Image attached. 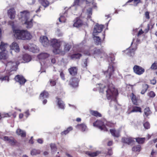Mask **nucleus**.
Segmentation results:
<instances>
[{
	"instance_id": "f257e3e1",
	"label": "nucleus",
	"mask_w": 157,
	"mask_h": 157,
	"mask_svg": "<svg viewBox=\"0 0 157 157\" xmlns=\"http://www.w3.org/2000/svg\"><path fill=\"white\" fill-rule=\"evenodd\" d=\"M100 87V92L106 93L108 100H112L118 94L117 90L114 87L110 88L101 84H98Z\"/></svg>"
},
{
	"instance_id": "f03ea898",
	"label": "nucleus",
	"mask_w": 157,
	"mask_h": 157,
	"mask_svg": "<svg viewBox=\"0 0 157 157\" xmlns=\"http://www.w3.org/2000/svg\"><path fill=\"white\" fill-rule=\"evenodd\" d=\"M19 18L22 23L27 28H31L33 25L32 19L30 18V14L27 11L21 12Z\"/></svg>"
},
{
	"instance_id": "7ed1b4c3",
	"label": "nucleus",
	"mask_w": 157,
	"mask_h": 157,
	"mask_svg": "<svg viewBox=\"0 0 157 157\" xmlns=\"http://www.w3.org/2000/svg\"><path fill=\"white\" fill-rule=\"evenodd\" d=\"M62 42L55 39H53L51 40L50 44L53 48V52L55 54H65V51L62 49L61 45Z\"/></svg>"
},
{
	"instance_id": "20e7f679",
	"label": "nucleus",
	"mask_w": 157,
	"mask_h": 157,
	"mask_svg": "<svg viewBox=\"0 0 157 157\" xmlns=\"http://www.w3.org/2000/svg\"><path fill=\"white\" fill-rule=\"evenodd\" d=\"M14 37L17 39L22 40H29L31 35L27 30L13 29Z\"/></svg>"
},
{
	"instance_id": "39448f33",
	"label": "nucleus",
	"mask_w": 157,
	"mask_h": 157,
	"mask_svg": "<svg viewBox=\"0 0 157 157\" xmlns=\"http://www.w3.org/2000/svg\"><path fill=\"white\" fill-rule=\"evenodd\" d=\"M8 47L7 44L1 43L0 45V59H5L7 58V49Z\"/></svg>"
},
{
	"instance_id": "423d86ee",
	"label": "nucleus",
	"mask_w": 157,
	"mask_h": 157,
	"mask_svg": "<svg viewBox=\"0 0 157 157\" xmlns=\"http://www.w3.org/2000/svg\"><path fill=\"white\" fill-rule=\"evenodd\" d=\"M93 124L94 126L98 128L101 131H108V129L104 122L102 121L97 120L93 123Z\"/></svg>"
},
{
	"instance_id": "0eeeda50",
	"label": "nucleus",
	"mask_w": 157,
	"mask_h": 157,
	"mask_svg": "<svg viewBox=\"0 0 157 157\" xmlns=\"http://www.w3.org/2000/svg\"><path fill=\"white\" fill-rule=\"evenodd\" d=\"M17 62L12 61L8 62L6 64V69L10 72L16 71L17 68Z\"/></svg>"
},
{
	"instance_id": "6e6552de",
	"label": "nucleus",
	"mask_w": 157,
	"mask_h": 157,
	"mask_svg": "<svg viewBox=\"0 0 157 157\" xmlns=\"http://www.w3.org/2000/svg\"><path fill=\"white\" fill-rule=\"evenodd\" d=\"M114 71L113 67L111 65L109 66L107 70L104 72V74L106 76V79L107 80L111 78V75L113 73Z\"/></svg>"
},
{
	"instance_id": "1a4fd4ad",
	"label": "nucleus",
	"mask_w": 157,
	"mask_h": 157,
	"mask_svg": "<svg viewBox=\"0 0 157 157\" xmlns=\"http://www.w3.org/2000/svg\"><path fill=\"white\" fill-rule=\"evenodd\" d=\"M103 28V26L102 25H99L98 24L95 25L93 31V36H97L98 33H100L101 32Z\"/></svg>"
},
{
	"instance_id": "9d476101",
	"label": "nucleus",
	"mask_w": 157,
	"mask_h": 157,
	"mask_svg": "<svg viewBox=\"0 0 157 157\" xmlns=\"http://www.w3.org/2000/svg\"><path fill=\"white\" fill-rule=\"evenodd\" d=\"M134 72L136 74L141 75L144 72V69L141 67L137 65H135L133 67Z\"/></svg>"
},
{
	"instance_id": "9b49d317",
	"label": "nucleus",
	"mask_w": 157,
	"mask_h": 157,
	"mask_svg": "<svg viewBox=\"0 0 157 157\" xmlns=\"http://www.w3.org/2000/svg\"><path fill=\"white\" fill-rule=\"evenodd\" d=\"M14 79L16 82H18L21 85L24 84L26 82V80L21 75H17L15 76Z\"/></svg>"
},
{
	"instance_id": "f8f14e48",
	"label": "nucleus",
	"mask_w": 157,
	"mask_h": 157,
	"mask_svg": "<svg viewBox=\"0 0 157 157\" xmlns=\"http://www.w3.org/2000/svg\"><path fill=\"white\" fill-rule=\"evenodd\" d=\"M31 56L27 54H25L23 56L22 59H19L18 63H25L29 62L31 60Z\"/></svg>"
},
{
	"instance_id": "ddd939ff",
	"label": "nucleus",
	"mask_w": 157,
	"mask_h": 157,
	"mask_svg": "<svg viewBox=\"0 0 157 157\" xmlns=\"http://www.w3.org/2000/svg\"><path fill=\"white\" fill-rule=\"evenodd\" d=\"M40 42L43 46L46 47L49 45V41L46 36H41L40 38Z\"/></svg>"
},
{
	"instance_id": "4468645a",
	"label": "nucleus",
	"mask_w": 157,
	"mask_h": 157,
	"mask_svg": "<svg viewBox=\"0 0 157 157\" xmlns=\"http://www.w3.org/2000/svg\"><path fill=\"white\" fill-rule=\"evenodd\" d=\"M121 142L124 143H125L128 145H130L135 142V141L131 137L127 138L123 137L121 139Z\"/></svg>"
},
{
	"instance_id": "2eb2a0df",
	"label": "nucleus",
	"mask_w": 157,
	"mask_h": 157,
	"mask_svg": "<svg viewBox=\"0 0 157 157\" xmlns=\"http://www.w3.org/2000/svg\"><path fill=\"white\" fill-rule=\"evenodd\" d=\"M28 48L29 51L33 53L38 52L39 51V48L33 44H30L29 45Z\"/></svg>"
},
{
	"instance_id": "dca6fc26",
	"label": "nucleus",
	"mask_w": 157,
	"mask_h": 157,
	"mask_svg": "<svg viewBox=\"0 0 157 157\" xmlns=\"http://www.w3.org/2000/svg\"><path fill=\"white\" fill-rule=\"evenodd\" d=\"M3 138L4 140L5 141H8V142L10 144L11 146L15 145L17 142V140L14 138L11 139L9 137L7 136H4Z\"/></svg>"
},
{
	"instance_id": "f3484780",
	"label": "nucleus",
	"mask_w": 157,
	"mask_h": 157,
	"mask_svg": "<svg viewBox=\"0 0 157 157\" xmlns=\"http://www.w3.org/2000/svg\"><path fill=\"white\" fill-rule=\"evenodd\" d=\"M10 49L16 52H18L20 49L18 44L15 42H13L10 46Z\"/></svg>"
},
{
	"instance_id": "a211bd4d",
	"label": "nucleus",
	"mask_w": 157,
	"mask_h": 157,
	"mask_svg": "<svg viewBox=\"0 0 157 157\" xmlns=\"http://www.w3.org/2000/svg\"><path fill=\"white\" fill-rule=\"evenodd\" d=\"M8 15L11 19L14 18L15 16V11L13 8H11L8 11Z\"/></svg>"
},
{
	"instance_id": "6ab92c4d",
	"label": "nucleus",
	"mask_w": 157,
	"mask_h": 157,
	"mask_svg": "<svg viewBox=\"0 0 157 157\" xmlns=\"http://www.w3.org/2000/svg\"><path fill=\"white\" fill-rule=\"evenodd\" d=\"M16 133L18 136H20L22 137H25L26 136V132L20 128L17 129L16 131Z\"/></svg>"
},
{
	"instance_id": "aec40b11",
	"label": "nucleus",
	"mask_w": 157,
	"mask_h": 157,
	"mask_svg": "<svg viewBox=\"0 0 157 157\" xmlns=\"http://www.w3.org/2000/svg\"><path fill=\"white\" fill-rule=\"evenodd\" d=\"M82 25V21L78 18H77L75 20L73 26L76 27H79Z\"/></svg>"
},
{
	"instance_id": "412c9836",
	"label": "nucleus",
	"mask_w": 157,
	"mask_h": 157,
	"mask_svg": "<svg viewBox=\"0 0 157 157\" xmlns=\"http://www.w3.org/2000/svg\"><path fill=\"white\" fill-rule=\"evenodd\" d=\"M77 68L76 67H73L69 69L68 71L71 75H75L77 73Z\"/></svg>"
},
{
	"instance_id": "4be33fe9",
	"label": "nucleus",
	"mask_w": 157,
	"mask_h": 157,
	"mask_svg": "<svg viewBox=\"0 0 157 157\" xmlns=\"http://www.w3.org/2000/svg\"><path fill=\"white\" fill-rule=\"evenodd\" d=\"M76 128L81 130L82 132L85 131L87 128L86 125L84 124H78L76 126Z\"/></svg>"
},
{
	"instance_id": "5701e85b",
	"label": "nucleus",
	"mask_w": 157,
	"mask_h": 157,
	"mask_svg": "<svg viewBox=\"0 0 157 157\" xmlns=\"http://www.w3.org/2000/svg\"><path fill=\"white\" fill-rule=\"evenodd\" d=\"M99 153V152L98 151L96 152H91L87 151L86 152V154L88 155L89 156L92 157H94L98 155Z\"/></svg>"
},
{
	"instance_id": "b1692460",
	"label": "nucleus",
	"mask_w": 157,
	"mask_h": 157,
	"mask_svg": "<svg viewBox=\"0 0 157 157\" xmlns=\"http://www.w3.org/2000/svg\"><path fill=\"white\" fill-rule=\"evenodd\" d=\"M57 99L56 101L57 102V104L58 107L60 108H64L65 107V104L63 102L61 99L56 98Z\"/></svg>"
},
{
	"instance_id": "393cba45",
	"label": "nucleus",
	"mask_w": 157,
	"mask_h": 157,
	"mask_svg": "<svg viewBox=\"0 0 157 157\" xmlns=\"http://www.w3.org/2000/svg\"><path fill=\"white\" fill-rule=\"evenodd\" d=\"M48 96L49 94L46 91H44L40 94V99H43L45 98H48Z\"/></svg>"
},
{
	"instance_id": "a878e982",
	"label": "nucleus",
	"mask_w": 157,
	"mask_h": 157,
	"mask_svg": "<svg viewBox=\"0 0 157 157\" xmlns=\"http://www.w3.org/2000/svg\"><path fill=\"white\" fill-rule=\"evenodd\" d=\"M110 132L112 135L115 137H118L120 136L119 132L115 129H110Z\"/></svg>"
},
{
	"instance_id": "bb28decb",
	"label": "nucleus",
	"mask_w": 157,
	"mask_h": 157,
	"mask_svg": "<svg viewBox=\"0 0 157 157\" xmlns=\"http://www.w3.org/2000/svg\"><path fill=\"white\" fill-rule=\"evenodd\" d=\"M63 44L64 46V49L63 51H65V54L66 52H67L69 51L70 49L71 48V47L69 44H67L64 42H62V44Z\"/></svg>"
},
{
	"instance_id": "cd10ccee",
	"label": "nucleus",
	"mask_w": 157,
	"mask_h": 157,
	"mask_svg": "<svg viewBox=\"0 0 157 157\" xmlns=\"http://www.w3.org/2000/svg\"><path fill=\"white\" fill-rule=\"evenodd\" d=\"M132 100L133 103L135 105H139L138 101H139L133 93H132Z\"/></svg>"
},
{
	"instance_id": "c85d7f7f",
	"label": "nucleus",
	"mask_w": 157,
	"mask_h": 157,
	"mask_svg": "<svg viewBox=\"0 0 157 157\" xmlns=\"http://www.w3.org/2000/svg\"><path fill=\"white\" fill-rule=\"evenodd\" d=\"M49 55L47 53H42L38 56V58L39 59H44L48 58Z\"/></svg>"
},
{
	"instance_id": "c756f323",
	"label": "nucleus",
	"mask_w": 157,
	"mask_h": 157,
	"mask_svg": "<svg viewBox=\"0 0 157 157\" xmlns=\"http://www.w3.org/2000/svg\"><path fill=\"white\" fill-rule=\"evenodd\" d=\"M141 146L140 145H138L133 146L132 148V151L135 152H140L141 150Z\"/></svg>"
},
{
	"instance_id": "7c9ffc66",
	"label": "nucleus",
	"mask_w": 157,
	"mask_h": 157,
	"mask_svg": "<svg viewBox=\"0 0 157 157\" xmlns=\"http://www.w3.org/2000/svg\"><path fill=\"white\" fill-rule=\"evenodd\" d=\"M90 114L96 117H101V114L96 111L90 110Z\"/></svg>"
},
{
	"instance_id": "2f4dec72",
	"label": "nucleus",
	"mask_w": 157,
	"mask_h": 157,
	"mask_svg": "<svg viewBox=\"0 0 157 157\" xmlns=\"http://www.w3.org/2000/svg\"><path fill=\"white\" fill-rule=\"evenodd\" d=\"M94 36L93 38L95 44L96 45L100 44L101 42V40L99 37L97 36Z\"/></svg>"
},
{
	"instance_id": "473e14b6",
	"label": "nucleus",
	"mask_w": 157,
	"mask_h": 157,
	"mask_svg": "<svg viewBox=\"0 0 157 157\" xmlns=\"http://www.w3.org/2000/svg\"><path fill=\"white\" fill-rule=\"evenodd\" d=\"M39 2L44 7H46L49 5V3L47 0H39Z\"/></svg>"
},
{
	"instance_id": "72a5a7b5",
	"label": "nucleus",
	"mask_w": 157,
	"mask_h": 157,
	"mask_svg": "<svg viewBox=\"0 0 157 157\" xmlns=\"http://www.w3.org/2000/svg\"><path fill=\"white\" fill-rule=\"evenodd\" d=\"M136 141L139 144H143L145 140V138L137 137L136 139Z\"/></svg>"
},
{
	"instance_id": "f704fd0d",
	"label": "nucleus",
	"mask_w": 157,
	"mask_h": 157,
	"mask_svg": "<svg viewBox=\"0 0 157 157\" xmlns=\"http://www.w3.org/2000/svg\"><path fill=\"white\" fill-rule=\"evenodd\" d=\"M81 56L82 55L81 54L75 53L71 55V57L72 59H79Z\"/></svg>"
},
{
	"instance_id": "c9c22d12",
	"label": "nucleus",
	"mask_w": 157,
	"mask_h": 157,
	"mask_svg": "<svg viewBox=\"0 0 157 157\" xmlns=\"http://www.w3.org/2000/svg\"><path fill=\"white\" fill-rule=\"evenodd\" d=\"M50 147L52 151V152L54 153L56 152L57 150V147L55 144H50Z\"/></svg>"
},
{
	"instance_id": "e433bc0d",
	"label": "nucleus",
	"mask_w": 157,
	"mask_h": 157,
	"mask_svg": "<svg viewBox=\"0 0 157 157\" xmlns=\"http://www.w3.org/2000/svg\"><path fill=\"white\" fill-rule=\"evenodd\" d=\"M72 129V127L71 126H70L68 127L67 129V130L62 132L61 133V134L62 135H66L68 134L69 132L70 131H71Z\"/></svg>"
},
{
	"instance_id": "4c0bfd02",
	"label": "nucleus",
	"mask_w": 157,
	"mask_h": 157,
	"mask_svg": "<svg viewBox=\"0 0 157 157\" xmlns=\"http://www.w3.org/2000/svg\"><path fill=\"white\" fill-rule=\"evenodd\" d=\"M40 151L39 150L33 149L31 151V154L33 155H35L40 154Z\"/></svg>"
},
{
	"instance_id": "58836bf2",
	"label": "nucleus",
	"mask_w": 157,
	"mask_h": 157,
	"mask_svg": "<svg viewBox=\"0 0 157 157\" xmlns=\"http://www.w3.org/2000/svg\"><path fill=\"white\" fill-rule=\"evenodd\" d=\"M143 89L141 92V93L142 94H144L148 88V86L147 84H144L143 85Z\"/></svg>"
},
{
	"instance_id": "ea45409f",
	"label": "nucleus",
	"mask_w": 157,
	"mask_h": 157,
	"mask_svg": "<svg viewBox=\"0 0 157 157\" xmlns=\"http://www.w3.org/2000/svg\"><path fill=\"white\" fill-rule=\"evenodd\" d=\"M78 82L77 81H76V80L74 78L72 79V83H70V85L74 87H77L78 86Z\"/></svg>"
},
{
	"instance_id": "a19ab883",
	"label": "nucleus",
	"mask_w": 157,
	"mask_h": 157,
	"mask_svg": "<svg viewBox=\"0 0 157 157\" xmlns=\"http://www.w3.org/2000/svg\"><path fill=\"white\" fill-rule=\"evenodd\" d=\"M144 113L147 117L151 113L150 109H144Z\"/></svg>"
},
{
	"instance_id": "79ce46f5",
	"label": "nucleus",
	"mask_w": 157,
	"mask_h": 157,
	"mask_svg": "<svg viewBox=\"0 0 157 157\" xmlns=\"http://www.w3.org/2000/svg\"><path fill=\"white\" fill-rule=\"evenodd\" d=\"M141 112V109H132L130 112L127 111V113L129 114L130 113L134 112Z\"/></svg>"
},
{
	"instance_id": "37998d69",
	"label": "nucleus",
	"mask_w": 157,
	"mask_h": 157,
	"mask_svg": "<svg viewBox=\"0 0 157 157\" xmlns=\"http://www.w3.org/2000/svg\"><path fill=\"white\" fill-rule=\"evenodd\" d=\"M85 0H76L74 2V4L75 5H80Z\"/></svg>"
},
{
	"instance_id": "c03bdc74",
	"label": "nucleus",
	"mask_w": 157,
	"mask_h": 157,
	"mask_svg": "<svg viewBox=\"0 0 157 157\" xmlns=\"http://www.w3.org/2000/svg\"><path fill=\"white\" fill-rule=\"evenodd\" d=\"M150 68L153 70L156 69H157V62H155L152 64Z\"/></svg>"
},
{
	"instance_id": "a18cd8bd",
	"label": "nucleus",
	"mask_w": 157,
	"mask_h": 157,
	"mask_svg": "<svg viewBox=\"0 0 157 157\" xmlns=\"http://www.w3.org/2000/svg\"><path fill=\"white\" fill-rule=\"evenodd\" d=\"M135 51L134 49H132L129 52H127V54L130 56H132L134 54Z\"/></svg>"
},
{
	"instance_id": "49530a36",
	"label": "nucleus",
	"mask_w": 157,
	"mask_h": 157,
	"mask_svg": "<svg viewBox=\"0 0 157 157\" xmlns=\"http://www.w3.org/2000/svg\"><path fill=\"white\" fill-rule=\"evenodd\" d=\"M87 13L89 18L90 17L92 14V8L90 7L87 9Z\"/></svg>"
},
{
	"instance_id": "de8ad7c7",
	"label": "nucleus",
	"mask_w": 157,
	"mask_h": 157,
	"mask_svg": "<svg viewBox=\"0 0 157 157\" xmlns=\"http://www.w3.org/2000/svg\"><path fill=\"white\" fill-rule=\"evenodd\" d=\"M86 3L89 4V3L90 4V6L92 7V6H95L94 5V3L93 2L94 0H86Z\"/></svg>"
},
{
	"instance_id": "09e8293b",
	"label": "nucleus",
	"mask_w": 157,
	"mask_h": 157,
	"mask_svg": "<svg viewBox=\"0 0 157 157\" xmlns=\"http://www.w3.org/2000/svg\"><path fill=\"white\" fill-rule=\"evenodd\" d=\"M144 126L146 129H148L150 127V124L148 122H146L144 124Z\"/></svg>"
},
{
	"instance_id": "8fccbe9b",
	"label": "nucleus",
	"mask_w": 157,
	"mask_h": 157,
	"mask_svg": "<svg viewBox=\"0 0 157 157\" xmlns=\"http://www.w3.org/2000/svg\"><path fill=\"white\" fill-rule=\"evenodd\" d=\"M148 95L151 98H153L155 96V94L153 91H151L148 93Z\"/></svg>"
},
{
	"instance_id": "3c124183",
	"label": "nucleus",
	"mask_w": 157,
	"mask_h": 157,
	"mask_svg": "<svg viewBox=\"0 0 157 157\" xmlns=\"http://www.w3.org/2000/svg\"><path fill=\"white\" fill-rule=\"evenodd\" d=\"M0 79L2 81H6L7 80L8 81H9V78L7 76H2L0 77Z\"/></svg>"
},
{
	"instance_id": "603ef678",
	"label": "nucleus",
	"mask_w": 157,
	"mask_h": 157,
	"mask_svg": "<svg viewBox=\"0 0 157 157\" xmlns=\"http://www.w3.org/2000/svg\"><path fill=\"white\" fill-rule=\"evenodd\" d=\"M2 115H3V117H4V118L6 117H10L12 116V115L10 113H4L3 114H2Z\"/></svg>"
},
{
	"instance_id": "864d4df0",
	"label": "nucleus",
	"mask_w": 157,
	"mask_h": 157,
	"mask_svg": "<svg viewBox=\"0 0 157 157\" xmlns=\"http://www.w3.org/2000/svg\"><path fill=\"white\" fill-rule=\"evenodd\" d=\"M49 81L51 86H54L56 84V82L54 80L50 79Z\"/></svg>"
},
{
	"instance_id": "5fc2aeb1",
	"label": "nucleus",
	"mask_w": 157,
	"mask_h": 157,
	"mask_svg": "<svg viewBox=\"0 0 157 157\" xmlns=\"http://www.w3.org/2000/svg\"><path fill=\"white\" fill-rule=\"evenodd\" d=\"M141 3V1L140 0H134V5L135 6H136L137 5V4L140 3Z\"/></svg>"
},
{
	"instance_id": "6e6d98bb",
	"label": "nucleus",
	"mask_w": 157,
	"mask_h": 157,
	"mask_svg": "<svg viewBox=\"0 0 157 157\" xmlns=\"http://www.w3.org/2000/svg\"><path fill=\"white\" fill-rule=\"evenodd\" d=\"M144 15L146 19H149L150 18L149 13L148 11L145 12Z\"/></svg>"
},
{
	"instance_id": "4d7b16f0",
	"label": "nucleus",
	"mask_w": 157,
	"mask_h": 157,
	"mask_svg": "<svg viewBox=\"0 0 157 157\" xmlns=\"http://www.w3.org/2000/svg\"><path fill=\"white\" fill-rule=\"evenodd\" d=\"M108 151L107 152V155L109 156L113 154L112 148H110L109 149H108Z\"/></svg>"
},
{
	"instance_id": "13d9d810",
	"label": "nucleus",
	"mask_w": 157,
	"mask_h": 157,
	"mask_svg": "<svg viewBox=\"0 0 157 157\" xmlns=\"http://www.w3.org/2000/svg\"><path fill=\"white\" fill-rule=\"evenodd\" d=\"M64 19V16H61L59 18V22H64L65 21L63 20Z\"/></svg>"
},
{
	"instance_id": "bf43d9fd",
	"label": "nucleus",
	"mask_w": 157,
	"mask_h": 157,
	"mask_svg": "<svg viewBox=\"0 0 157 157\" xmlns=\"http://www.w3.org/2000/svg\"><path fill=\"white\" fill-rule=\"evenodd\" d=\"M35 0H29L28 3L29 5L33 4L35 2Z\"/></svg>"
},
{
	"instance_id": "052dcab7",
	"label": "nucleus",
	"mask_w": 157,
	"mask_h": 157,
	"mask_svg": "<svg viewBox=\"0 0 157 157\" xmlns=\"http://www.w3.org/2000/svg\"><path fill=\"white\" fill-rule=\"evenodd\" d=\"M94 78H93V80L94 81H97L98 80V75H94L93 76Z\"/></svg>"
},
{
	"instance_id": "680f3d73",
	"label": "nucleus",
	"mask_w": 157,
	"mask_h": 157,
	"mask_svg": "<svg viewBox=\"0 0 157 157\" xmlns=\"http://www.w3.org/2000/svg\"><path fill=\"white\" fill-rule=\"evenodd\" d=\"M94 53L97 54H99L100 53L102 52V51L100 49H97L94 51Z\"/></svg>"
},
{
	"instance_id": "e2e57ef3",
	"label": "nucleus",
	"mask_w": 157,
	"mask_h": 157,
	"mask_svg": "<svg viewBox=\"0 0 157 157\" xmlns=\"http://www.w3.org/2000/svg\"><path fill=\"white\" fill-rule=\"evenodd\" d=\"M60 76L63 80H64L65 79L64 75L62 72L60 73Z\"/></svg>"
},
{
	"instance_id": "0e129e2a",
	"label": "nucleus",
	"mask_w": 157,
	"mask_h": 157,
	"mask_svg": "<svg viewBox=\"0 0 157 157\" xmlns=\"http://www.w3.org/2000/svg\"><path fill=\"white\" fill-rule=\"evenodd\" d=\"M144 33V32L142 31V30L141 29L138 32V33L137 36H139L142 34Z\"/></svg>"
},
{
	"instance_id": "69168bd1",
	"label": "nucleus",
	"mask_w": 157,
	"mask_h": 157,
	"mask_svg": "<svg viewBox=\"0 0 157 157\" xmlns=\"http://www.w3.org/2000/svg\"><path fill=\"white\" fill-rule=\"evenodd\" d=\"M37 141L40 144H42L43 143V140L41 139H38L37 140Z\"/></svg>"
},
{
	"instance_id": "338daca9",
	"label": "nucleus",
	"mask_w": 157,
	"mask_h": 157,
	"mask_svg": "<svg viewBox=\"0 0 157 157\" xmlns=\"http://www.w3.org/2000/svg\"><path fill=\"white\" fill-rule=\"evenodd\" d=\"M151 84L154 85L156 82V81L155 79H153V80L151 81Z\"/></svg>"
},
{
	"instance_id": "774afa93",
	"label": "nucleus",
	"mask_w": 157,
	"mask_h": 157,
	"mask_svg": "<svg viewBox=\"0 0 157 157\" xmlns=\"http://www.w3.org/2000/svg\"><path fill=\"white\" fill-rule=\"evenodd\" d=\"M113 144V142L112 141H109L107 144V145L108 146H111Z\"/></svg>"
}]
</instances>
